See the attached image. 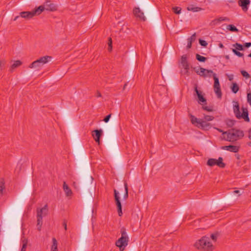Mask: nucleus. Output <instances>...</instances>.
I'll return each mask as SVG.
<instances>
[{
	"instance_id": "nucleus-55",
	"label": "nucleus",
	"mask_w": 251,
	"mask_h": 251,
	"mask_svg": "<svg viewBox=\"0 0 251 251\" xmlns=\"http://www.w3.org/2000/svg\"><path fill=\"white\" fill-rule=\"evenodd\" d=\"M19 17L18 16H16L14 19V21H16L18 19V18H19Z\"/></svg>"
},
{
	"instance_id": "nucleus-15",
	"label": "nucleus",
	"mask_w": 251,
	"mask_h": 251,
	"mask_svg": "<svg viewBox=\"0 0 251 251\" xmlns=\"http://www.w3.org/2000/svg\"><path fill=\"white\" fill-rule=\"evenodd\" d=\"M44 8L46 10L49 11H54L57 9L56 6L50 1H48L44 4Z\"/></svg>"
},
{
	"instance_id": "nucleus-6",
	"label": "nucleus",
	"mask_w": 251,
	"mask_h": 251,
	"mask_svg": "<svg viewBox=\"0 0 251 251\" xmlns=\"http://www.w3.org/2000/svg\"><path fill=\"white\" fill-rule=\"evenodd\" d=\"M207 165L212 167L214 165H217L221 168H224L226 166V164L223 162V159L222 157H219L218 159L210 158L207 160Z\"/></svg>"
},
{
	"instance_id": "nucleus-62",
	"label": "nucleus",
	"mask_w": 251,
	"mask_h": 251,
	"mask_svg": "<svg viewBox=\"0 0 251 251\" xmlns=\"http://www.w3.org/2000/svg\"><path fill=\"white\" fill-rule=\"evenodd\" d=\"M237 159H239V155H238V156L237 157Z\"/></svg>"
},
{
	"instance_id": "nucleus-27",
	"label": "nucleus",
	"mask_w": 251,
	"mask_h": 251,
	"mask_svg": "<svg viewBox=\"0 0 251 251\" xmlns=\"http://www.w3.org/2000/svg\"><path fill=\"white\" fill-rule=\"evenodd\" d=\"M22 64V62L19 60L15 61L10 67V71L12 72L13 70L16 68L20 66Z\"/></svg>"
},
{
	"instance_id": "nucleus-10",
	"label": "nucleus",
	"mask_w": 251,
	"mask_h": 251,
	"mask_svg": "<svg viewBox=\"0 0 251 251\" xmlns=\"http://www.w3.org/2000/svg\"><path fill=\"white\" fill-rule=\"evenodd\" d=\"M196 126L205 130H208L211 127V124L202 119H200L199 122L198 124H196Z\"/></svg>"
},
{
	"instance_id": "nucleus-12",
	"label": "nucleus",
	"mask_w": 251,
	"mask_h": 251,
	"mask_svg": "<svg viewBox=\"0 0 251 251\" xmlns=\"http://www.w3.org/2000/svg\"><path fill=\"white\" fill-rule=\"evenodd\" d=\"M181 64L182 67L185 70V74L187 75H189V64L187 60V56L186 55H183L181 58Z\"/></svg>"
},
{
	"instance_id": "nucleus-17",
	"label": "nucleus",
	"mask_w": 251,
	"mask_h": 251,
	"mask_svg": "<svg viewBox=\"0 0 251 251\" xmlns=\"http://www.w3.org/2000/svg\"><path fill=\"white\" fill-rule=\"evenodd\" d=\"M250 4V0H239L238 4L242 7V10L246 12L248 9V6Z\"/></svg>"
},
{
	"instance_id": "nucleus-16",
	"label": "nucleus",
	"mask_w": 251,
	"mask_h": 251,
	"mask_svg": "<svg viewBox=\"0 0 251 251\" xmlns=\"http://www.w3.org/2000/svg\"><path fill=\"white\" fill-rule=\"evenodd\" d=\"M222 150H226L233 152H237L239 150V147L234 145L225 146L221 147Z\"/></svg>"
},
{
	"instance_id": "nucleus-13",
	"label": "nucleus",
	"mask_w": 251,
	"mask_h": 251,
	"mask_svg": "<svg viewBox=\"0 0 251 251\" xmlns=\"http://www.w3.org/2000/svg\"><path fill=\"white\" fill-rule=\"evenodd\" d=\"M103 133L102 129H96L94 130L92 132V136L94 139L98 144H100V137L101 136Z\"/></svg>"
},
{
	"instance_id": "nucleus-18",
	"label": "nucleus",
	"mask_w": 251,
	"mask_h": 251,
	"mask_svg": "<svg viewBox=\"0 0 251 251\" xmlns=\"http://www.w3.org/2000/svg\"><path fill=\"white\" fill-rule=\"evenodd\" d=\"M21 17L26 19H29L34 17L33 11H24L20 13Z\"/></svg>"
},
{
	"instance_id": "nucleus-58",
	"label": "nucleus",
	"mask_w": 251,
	"mask_h": 251,
	"mask_svg": "<svg viewBox=\"0 0 251 251\" xmlns=\"http://www.w3.org/2000/svg\"><path fill=\"white\" fill-rule=\"evenodd\" d=\"M126 86H127V84L126 83V84H125V85H124V89L126 88Z\"/></svg>"
},
{
	"instance_id": "nucleus-14",
	"label": "nucleus",
	"mask_w": 251,
	"mask_h": 251,
	"mask_svg": "<svg viewBox=\"0 0 251 251\" xmlns=\"http://www.w3.org/2000/svg\"><path fill=\"white\" fill-rule=\"evenodd\" d=\"M133 14L139 20L143 21H145L146 17L144 16V13L139 7H135L133 9Z\"/></svg>"
},
{
	"instance_id": "nucleus-53",
	"label": "nucleus",
	"mask_w": 251,
	"mask_h": 251,
	"mask_svg": "<svg viewBox=\"0 0 251 251\" xmlns=\"http://www.w3.org/2000/svg\"><path fill=\"white\" fill-rule=\"evenodd\" d=\"M219 47L220 48H224V45H223L222 43H220L219 44Z\"/></svg>"
},
{
	"instance_id": "nucleus-35",
	"label": "nucleus",
	"mask_w": 251,
	"mask_h": 251,
	"mask_svg": "<svg viewBox=\"0 0 251 251\" xmlns=\"http://www.w3.org/2000/svg\"><path fill=\"white\" fill-rule=\"evenodd\" d=\"M235 121L234 120L228 119L226 121V125L228 127H232L235 124Z\"/></svg>"
},
{
	"instance_id": "nucleus-2",
	"label": "nucleus",
	"mask_w": 251,
	"mask_h": 251,
	"mask_svg": "<svg viewBox=\"0 0 251 251\" xmlns=\"http://www.w3.org/2000/svg\"><path fill=\"white\" fill-rule=\"evenodd\" d=\"M198 250H204L207 251H213L215 249L214 246L210 241L209 237L204 236L194 244Z\"/></svg>"
},
{
	"instance_id": "nucleus-23",
	"label": "nucleus",
	"mask_w": 251,
	"mask_h": 251,
	"mask_svg": "<svg viewBox=\"0 0 251 251\" xmlns=\"http://www.w3.org/2000/svg\"><path fill=\"white\" fill-rule=\"evenodd\" d=\"M229 19L227 17H220L218 19H215L213 20L211 23V25H215L219 22L225 21H229Z\"/></svg>"
},
{
	"instance_id": "nucleus-47",
	"label": "nucleus",
	"mask_w": 251,
	"mask_h": 251,
	"mask_svg": "<svg viewBox=\"0 0 251 251\" xmlns=\"http://www.w3.org/2000/svg\"><path fill=\"white\" fill-rule=\"evenodd\" d=\"M108 46L109 47H110V49H112V39L110 38L109 39L108 43Z\"/></svg>"
},
{
	"instance_id": "nucleus-4",
	"label": "nucleus",
	"mask_w": 251,
	"mask_h": 251,
	"mask_svg": "<svg viewBox=\"0 0 251 251\" xmlns=\"http://www.w3.org/2000/svg\"><path fill=\"white\" fill-rule=\"evenodd\" d=\"M121 232V237L116 242V245L120 248V250L123 251L127 245L128 237L125 228H122Z\"/></svg>"
},
{
	"instance_id": "nucleus-32",
	"label": "nucleus",
	"mask_w": 251,
	"mask_h": 251,
	"mask_svg": "<svg viewBox=\"0 0 251 251\" xmlns=\"http://www.w3.org/2000/svg\"><path fill=\"white\" fill-rule=\"evenodd\" d=\"M226 28L232 32H238V29L233 25H229L227 26Z\"/></svg>"
},
{
	"instance_id": "nucleus-31",
	"label": "nucleus",
	"mask_w": 251,
	"mask_h": 251,
	"mask_svg": "<svg viewBox=\"0 0 251 251\" xmlns=\"http://www.w3.org/2000/svg\"><path fill=\"white\" fill-rule=\"evenodd\" d=\"M191 122L192 124L196 125L198 124L200 119L195 117L194 116L192 115H190Z\"/></svg>"
},
{
	"instance_id": "nucleus-59",
	"label": "nucleus",
	"mask_w": 251,
	"mask_h": 251,
	"mask_svg": "<svg viewBox=\"0 0 251 251\" xmlns=\"http://www.w3.org/2000/svg\"><path fill=\"white\" fill-rule=\"evenodd\" d=\"M226 59H228V58H229V56H228V55H226Z\"/></svg>"
},
{
	"instance_id": "nucleus-25",
	"label": "nucleus",
	"mask_w": 251,
	"mask_h": 251,
	"mask_svg": "<svg viewBox=\"0 0 251 251\" xmlns=\"http://www.w3.org/2000/svg\"><path fill=\"white\" fill-rule=\"evenodd\" d=\"M230 88L232 92L234 94L237 93L239 90V87L236 82L232 83Z\"/></svg>"
},
{
	"instance_id": "nucleus-1",
	"label": "nucleus",
	"mask_w": 251,
	"mask_h": 251,
	"mask_svg": "<svg viewBox=\"0 0 251 251\" xmlns=\"http://www.w3.org/2000/svg\"><path fill=\"white\" fill-rule=\"evenodd\" d=\"M223 134H226V138L224 139L229 142H234L237 141L240 138H242L244 135V132L242 130L232 128L227 131L223 132Z\"/></svg>"
},
{
	"instance_id": "nucleus-20",
	"label": "nucleus",
	"mask_w": 251,
	"mask_h": 251,
	"mask_svg": "<svg viewBox=\"0 0 251 251\" xmlns=\"http://www.w3.org/2000/svg\"><path fill=\"white\" fill-rule=\"evenodd\" d=\"M196 34L194 33L190 37L187 39V48L190 49L192 47V43L196 40Z\"/></svg>"
},
{
	"instance_id": "nucleus-54",
	"label": "nucleus",
	"mask_w": 251,
	"mask_h": 251,
	"mask_svg": "<svg viewBox=\"0 0 251 251\" xmlns=\"http://www.w3.org/2000/svg\"><path fill=\"white\" fill-rule=\"evenodd\" d=\"M239 192V190H235L233 191V193H235V194L238 193Z\"/></svg>"
},
{
	"instance_id": "nucleus-43",
	"label": "nucleus",
	"mask_w": 251,
	"mask_h": 251,
	"mask_svg": "<svg viewBox=\"0 0 251 251\" xmlns=\"http://www.w3.org/2000/svg\"><path fill=\"white\" fill-rule=\"evenodd\" d=\"M5 187H4V184L1 182L0 184V193L1 194H3V191Z\"/></svg>"
},
{
	"instance_id": "nucleus-40",
	"label": "nucleus",
	"mask_w": 251,
	"mask_h": 251,
	"mask_svg": "<svg viewBox=\"0 0 251 251\" xmlns=\"http://www.w3.org/2000/svg\"><path fill=\"white\" fill-rule=\"evenodd\" d=\"M199 43L201 46L205 47H206L207 45V43L205 40L202 39L199 40Z\"/></svg>"
},
{
	"instance_id": "nucleus-38",
	"label": "nucleus",
	"mask_w": 251,
	"mask_h": 251,
	"mask_svg": "<svg viewBox=\"0 0 251 251\" xmlns=\"http://www.w3.org/2000/svg\"><path fill=\"white\" fill-rule=\"evenodd\" d=\"M241 73L242 75L244 77H246V78H248L250 77V75H249V74L245 70H241Z\"/></svg>"
},
{
	"instance_id": "nucleus-5",
	"label": "nucleus",
	"mask_w": 251,
	"mask_h": 251,
	"mask_svg": "<svg viewBox=\"0 0 251 251\" xmlns=\"http://www.w3.org/2000/svg\"><path fill=\"white\" fill-rule=\"evenodd\" d=\"M51 57L50 56H45L40 58L37 60L33 62L29 66V68L32 69L35 68L40 69L44 64L47 63L51 60Z\"/></svg>"
},
{
	"instance_id": "nucleus-11",
	"label": "nucleus",
	"mask_w": 251,
	"mask_h": 251,
	"mask_svg": "<svg viewBox=\"0 0 251 251\" xmlns=\"http://www.w3.org/2000/svg\"><path fill=\"white\" fill-rule=\"evenodd\" d=\"M48 208L47 205H44L42 208H37L36 210V217H43L46 216L48 214Z\"/></svg>"
},
{
	"instance_id": "nucleus-42",
	"label": "nucleus",
	"mask_w": 251,
	"mask_h": 251,
	"mask_svg": "<svg viewBox=\"0 0 251 251\" xmlns=\"http://www.w3.org/2000/svg\"><path fill=\"white\" fill-rule=\"evenodd\" d=\"M247 101L251 106V92L247 94Z\"/></svg>"
},
{
	"instance_id": "nucleus-33",
	"label": "nucleus",
	"mask_w": 251,
	"mask_h": 251,
	"mask_svg": "<svg viewBox=\"0 0 251 251\" xmlns=\"http://www.w3.org/2000/svg\"><path fill=\"white\" fill-rule=\"evenodd\" d=\"M124 187H125V193L123 197V199L124 200H126L128 198V187L127 184L126 182L124 183Z\"/></svg>"
},
{
	"instance_id": "nucleus-56",
	"label": "nucleus",
	"mask_w": 251,
	"mask_h": 251,
	"mask_svg": "<svg viewBox=\"0 0 251 251\" xmlns=\"http://www.w3.org/2000/svg\"><path fill=\"white\" fill-rule=\"evenodd\" d=\"M108 50L109 51H111L112 49H110V47H109V46H108Z\"/></svg>"
},
{
	"instance_id": "nucleus-37",
	"label": "nucleus",
	"mask_w": 251,
	"mask_h": 251,
	"mask_svg": "<svg viewBox=\"0 0 251 251\" xmlns=\"http://www.w3.org/2000/svg\"><path fill=\"white\" fill-rule=\"evenodd\" d=\"M232 51L235 55H237L238 57H241L244 56V54L243 53L239 52V50L232 49Z\"/></svg>"
},
{
	"instance_id": "nucleus-24",
	"label": "nucleus",
	"mask_w": 251,
	"mask_h": 251,
	"mask_svg": "<svg viewBox=\"0 0 251 251\" xmlns=\"http://www.w3.org/2000/svg\"><path fill=\"white\" fill-rule=\"evenodd\" d=\"M45 10L44 4L39 6L37 8L32 11L34 16L40 14L44 10Z\"/></svg>"
},
{
	"instance_id": "nucleus-60",
	"label": "nucleus",
	"mask_w": 251,
	"mask_h": 251,
	"mask_svg": "<svg viewBox=\"0 0 251 251\" xmlns=\"http://www.w3.org/2000/svg\"><path fill=\"white\" fill-rule=\"evenodd\" d=\"M248 56L251 58V53L248 55Z\"/></svg>"
},
{
	"instance_id": "nucleus-9",
	"label": "nucleus",
	"mask_w": 251,
	"mask_h": 251,
	"mask_svg": "<svg viewBox=\"0 0 251 251\" xmlns=\"http://www.w3.org/2000/svg\"><path fill=\"white\" fill-rule=\"evenodd\" d=\"M197 73L198 75H200L201 76H203L204 77L208 76L209 77H211L212 76L213 77V75L214 74H216L214 73L212 70H207L205 69H204L203 68H200V72L199 71L197 72Z\"/></svg>"
},
{
	"instance_id": "nucleus-34",
	"label": "nucleus",
	"mask_w": 251,
	"mask_h": 251,
	"mask_svg": "<svg viewBox=\"0 0 251 251\" xmlns=\"http://www.w3.org/2000/svg\"><path fill=\"white\" fill-rule=\"evenodd\" d=\"M214 119L213 116L204 115L203 120L206 122L211 121Z\"/></svg>"
},
{
	"instance_id": "nucleus-26",
	"label": "nucleus",
	"mask_w": 251,
	"mask_h": 251,
	"mask_svg": "<svg viewBox=\"0 0 251 251\" xmlns=\"http://www.w3.org/2000/svg\"><path fill=\"white\" fill-rule=\"evenodd\" d=\"M187 9L188 11H192L193 12H198L201 11L202 9L199 7H195L193 5H191L187 7Z\"/></svg>"
},
{
	"instance_id": "nucleus-39",
	"label": "nucleus",
	"mask_w": 251,
	"mask_h": 251,
	"mask_svg": "<svg viewBox=\"0 0 251 251\" xmlns=\"http://www.w3.org/2000/svg\"><path fill=\"white\" fill-rule=\"evenodd\" d=\"M202 108L203 110H206L208 112H212V111H213V110H214L212 108V107H208V106H202Z\"/></svg>"
},
{
	"instance_id": "nucleus-28",
	"label": "nucleus",
	"mask_w": 251,
	"mask_h": 251,
	"mask_svg": "<svg viewBox=\"0 0 251 251\" xmlns=\"http://www.w3.org/2000/svg\"><path fill=\"white\" fill-rule=\"evenodd\" d=\"M232 46L235 48V49H233L234 50H244L243 45L238 43L233 44Z\"/></svg>"
},
{
	"instance_id": "nucleus-63",
	"label": "nucleus",
	"mask_w": 251,
	"mask_h": 251,
	"mask_svg": "<svg viewBox=\"0 0 251 251\" xmlns=\"http://www.w3.org/2000/svg\"><path fill=\"white\" fill-rule=\"evenodd\" d=\"M249 145L251 146V142L249 144Z\"/></svg>"
},
{
	"instance_id": "nucleus-29",
	"label": "nucleus",
	"mask_w": 251,
	"mask_h": 251,
	"mask_svg": "<svg viewBox=\"0 0 251 251\" xmlns=\"http://www.w3.org/2000/svg\"><path fill=\"white\" fill-rule=\"evenodd\" d=\"M57 249V240L53 238L52 239V245L51 246V251H56Z\"/></svg>"
},
{
	"instance_id": "nucleus-57",
	"label": "nucleus",
	"mask_w": 251,
	"mask_h": 251,
	"mask_svg": "<svg viewBox=\"0 0 251 251\" xmlns=\"http://www.w3.org/2000/svg\"><path fill=\"white\" fill-rule=\"evenodd\" d=\"M159 250H165V249H164V248H161V247H160V248L159 249Z\"/></svg>"
},
{
	"instance_id": "nucleus-30",
	"label": "nucleus",
	"mask_w": 251,
	"mask_h": 251,
	"mask_svg": "<svg viewBox=\"0 0 251 251\" xmlns=\"http://www.w3.org/2000/svg\"><path fill=\"white\" fill-rule=\"evenodd\" d=\"M196 59L201 62H204L206 60L207 58L201 56L199 54H197L196 55Z\"/></svg>"
},
{
	"instance_id": "nucleus-3",
	"label": "nucleus",
	"mask_w": 251,
	"mask_h": 251,
	"mask_svg": "<svg viewBox=\"0 0 251 251\" xmlns=\"http://www.w3.org/2000/svg\"><path fill=\"white\" fill-rule=\"evenodd\" d=\"M233 111L237 118L243 119L246 122H249L250 120L249 117L248 110L247 108L242 107V114H241L240 111L239 104L238 101H233Z\"/></svg>"
},
{
	"instance_id": "nucleus-51",
	"label": "nucleus",
	"mask_w": 251,
	"mask_h": 251,
	"mask_svg": "<svg viewBox=\"0 0 251 251\" xmlns=\"http://www.w3.org/2000/svg\"><path fill=\"white\" fill-rule=\"evenodd\" d=\"M233 79V76L232 75H231L230 76H228V79L230 81H231Z\"/></svg>"
},
{
	"instance_id": "nucleus-45",
	"label": "nucleus",
	"mask_w": 251,
	"mask_h": 251,
	"mask_svg": "<svg viewBox=\"0 0 251 251\" xmlns=\"http://www.w3.org/2000/svg\"><path fill=\"white\" fill-rule=\"evenodd\" d=\"M110 117H111V114H109V115H107V116H106V117H105V118L104 119L103 121H104L105 123H107V122L109 121V119H110Z\"/></svg>"
},
{
	"instance_id": "nucleus-22",
	"label": "nucleus",
	"mask_w": 251,
	"mask_h": 251,
	"mask_svg": "<svg viewBox=\"0 0 251 251\" xmlns=\"http://www.w3.org/2000/svg\"><path fill=\"white\" fill-rule=\"evenodd\" d=\"M63 190L65 192L67 196H70L72 194V190L70 189L69 186L66 184L65 182H64L63 186Z\"/></svg>"
},
{
	"instance_id": "nucleus-52",
	"label": "nucleus",
	"mask_w": 251,
	"mask_h": 251,
	"mask_svg": "<svg viewBox=\"0 0 251 251\" xmlns=\"http://www.w3.org/2000/svg\"><path fill=\"white\" fill-rule=\"evenodd\" d=\"M96 96L97 97H100L101 96V94L99 92H97Z\"/></svg>"
},
{
	"instance_id": "nucleus-46",
	"label": "nucleus",
	"mask_w": 251,
	"mask_h": 251,
	"mask_svg": "<svg viewBox=\"0 0 251 251\" xmlns=\"http://www.w3.org/2000/svg\"><path fill=\"white\" fill-rule=\"evenodd\" d=\"M244 48H249L251 46V42H248L244 44L243 45Z\"/></svg>"
},
{
	"instance_id": "nucleus-21",
	"label": "nucleus",
	"mask_w": 251,
	"mask_h": 251,
	"mask_svg": "<svg viewBox=\"0 0 251 251\" xmlns=\"http://www.w3.org/2000/svg\"><path fill=\"white\" fill-rule=\"evenodd\" d=\"M37 219V224H36V227L38 231H41L42 229V226L43 225V218L40 217H36Z\"/></svg>"
},
{
	"instance_id": "nucleus-41",
	"label": "nucleus",
	"mask_w": 251,
	"mask_h": 251,
	"mask_svg": "<svg viewBox=\"0 0 251 251\" xmlns=\"http://www.w3.org/2000/svg\"><path fill=\"white\" fill-rule=\"evenodd\" d=\"M27 246V241L26 240H24L23 243V246L21 251H25L26 250V247Z\"/></svg>"
},
{
	"instance_id": "nucleus-19",
	"label": "nucleus",
	"mask_w": 251,
	"mask_h": 251,
	"mask_svg": "<svg viewBox=\"0 0 251 251\" xmlns=\"http://www.w3.org/2000/svg\"><path fill=\"white\" fill-rule=\"evenodd\" d=\"M195 91L197 94L199 101L202 102H205L206 101L205 98H204L201 95V92L200 91L198 90L197 86H196V87H195Z\"/></svg>"
},
{
	"instance_id": "nucleus-44",
	"label": "nucleus",
	"mask_w": 251,
	"mask_h": 251,
	"mask_svg": "<svg viewBox=\"0 0 251 251\" xmlns=\"http://www.w3.org/2000/svg\"><path fill=\"white\" fill-rule=\"evenodd\" d=\"M217 236H218V235L217 233H214V234H212L211 235V239L214 241H216V240H217Z\"/></svg>"
},
{
	"instance_id": "nucleus-48",
	"label": "nucleus",
	"mask_w": 251,
	"mask_h": 251,
	"mask_svg": "<svg viewBox=\"0 0 251 251\" xmlns=\"http://www.w3.org/2000/svg\"><path fill=\"white\" fill-rule=\"evenodd\" d=\"M4 65V61H0V70H2Z\"/></svg>"
},
{
	"instance_id": "nucleus-61",
	"label": "nucleus",
	"mask_w": 251,
	"mask_h": 251,
	"mask_svg": "<svg viewBox=\"0 0 251 251\" xmlns=\"http://www.w3.org/2000/svg\"><path fill=\"white\" fill-rule=\"evenodd\" d=\"M218 130L220 131V132H223L222 130L220 129H218Z\"/></svg>"
},
{
	"instance_id": "nucleus-36",
	"label": "nucleus",
	"mask_w": 251,
	"mask_h": 251,
	"mask_svg": "<svg viewBox=\"0 0 251 251\" xmlns=\"http://www.w3.org/2000/svg\"><path fill=\"white\" fill-rule=\"evenodd\" d=\"M173 11L176 14H179L181 13V8L179 7H174L172 8Z\"/></svg>"
},
{
	"instance_id": "nucleus-8",
	"label": "nucleus",
	"mask_w": 251,
	"mask_h": 251,
	"mask_svg": "<svg viewBox=\"0 0 251 251\" xmlns=\"http://www.w3.org/2000/svg\"><path fill=\"white\" fill-rule=\"evenodd\" d=\"M114 197L116 201V204L118 208V213L119 216H121L123 214L122 210V204L120 200L119 193L116 189L114 190Z\"/></svg>"
},
{
	"instance_id": "nucleus-7",
	"label": "nucleus",
	"mask_w": 251,
	"mask_h": 251,
	"mask_svg": "<svg viewBox=\"0 0 251 251\" xmlns=\"http://www.w3.org/2000/svg\"><path fill=\"white\" fill-rule=\"evenodd\" d=\"M213 79L214 80V92L217 96L218 98H221L222 93L221 92L220 84L219 80V78L216 76V75L214 74L213 75Z\"/></svg>"
},
{
	"instance_id": "nucleus-50",
	"label": "nucleus",
	"mask_w": 251,
	"mask_h": 251,
	"mask_svg": "<svg viewBox=\"0 0 251 251\" xmlns=\"http://www.w3.org/2000/svg\"><path fill=\"white\" fill-rule=\"evenodd\" d=\"M249 138L251 140V128L249 130Z\"/></svg>"
},
{
	"instance_id": "nucleus-49",
	"label": "nucleus",
	"mask_w": 251,
	"mask_h": 251,
	"mask_svg": "<svg viewBox=\"0 0 251 251\" xmlns=\"http://www.w3.org/2000/svg\"><path fill=\"white\" fill-rule=\"evenodd\" d=\"M63 226L65 230H67V223L66 222H64L63 223Z\"/></svg>"
}]
</instances>
